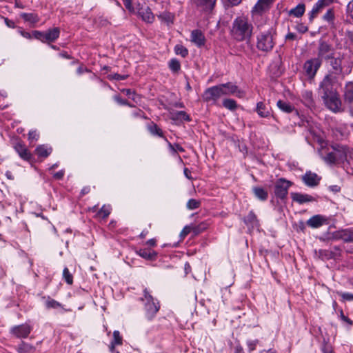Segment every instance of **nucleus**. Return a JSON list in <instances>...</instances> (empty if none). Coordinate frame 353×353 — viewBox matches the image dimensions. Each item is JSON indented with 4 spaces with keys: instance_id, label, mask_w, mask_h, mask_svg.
<instances>
[{
    "instance_id": "1",
    "label": "nucleus",
    "mask_w": 353,
    "mask_h": 353,
    "mask_svg": "<svg viewBox=\"0 0 353 353\" xmlns=\"http://www.w3.org/2000/svg\"><path fill=\"white\" fill-rule=\"evenodd\" d=\"M343 59L344 55L342 54L330 61V68L327 74L321 82V86H324L327 91L330 85L338 83L351 71L350 69L345 68V66L343 65Z\"/></svg>"
},
{
    "instance_id": "2",
    "label": "nucleus",
    "mask_w": 353,
    "mask_h": 353,
    "mask_svg": "<svg viewBox=\"0 0 353 353\" xmlns=\"http://www.w3.org/2000/svg\"><path fill=\"white\" fill-rule=\"evenodd\" d=\"M253 26L245 17L236 18L232 26L231 34L234 39L242 41L250 39Z\"/></svg>"
},
{
    "instance_id": "3",
    "label": "nucleus",
    "mask_w": 353,
    "mask_h": 353,
    "mask_svg": "<svg viewBox=\"0 0 353 353\" xmlns=\"http://www.w3.org/2000/svg\"><path fill=\"white\" fill-rule=\"evenodd\" d=\"M352 150L344 145H338L334 148L333 151L329 152L323 159L329 164H339L348 161L350 159H352Z\"/></svg>"
},
{
    "instance_id": "4",
    "label": "nucleus",
    "mask_w": 353,
    "mask_h": 353,
    "mask_svg": "<svg viewBox=\"0 0 353 353\" xmlns=\"http://www.w3.org/2000/svg\"><path fill=\"white\" fill-rule=\"evenodd\" d=\"M256 39V48L263 52H270L275 44L276 32L272 28L264 30L260 28Z\"/></svg>"
},
{
    "instance_id": "5",
    "label": "nucleus",
    "mask_w": 353,
    "mask_h": 353,
    "mask_svg": "<svg viewBox=\"0 0 353 353\" xmlns=\"http://www.w3.org/2000/svg\"><path fill=\"white\" fill-rule=\"evenodd\" d=\"M332 87L333 85H330L327 91L325 87L320 84L319 90L323 93L322 98L325 105L332 112H337L341 110V101L339 95L333 92Z\"/></svg>"
},
{
    "instance_id": "6",
    "label": "nucleus",
    "mask_w": 353,
    "mask_h": 353,
    "mask_svg": "<svg viewBox=\"0 0 353 353\" xmlns=\"http://www.w3.org/2000/svg\"><path fill=\"white\" fill-rule=\"evenodd\" d=\"M222 96L223 91L218 85L206 89L202 94V99L205 102L214 105Z\"/></svg>"
},
{
    "instance_id": "7",
    "label": "nucleus",
    "mask_w": 353,
    "mask_h": 353,
    "mask_svg": "<svg viewBox=\"0 0 353 353\" xmlns=\"http://www.w3.org/2000/svg\"><path fill=\"white\" fill-rule=\"evenodd\" d=\"M321 61L332 60L335 58L334 57V49L332 46L325 41H320L318 46V57Z\"/></svg>"
},
{
    "instance_id": "8",
    "label": "nucleus",
    "mask_w": 353,
    "mask_h": 353,
    "mask_svg": "<svg viewBox=\"0 0 353 353\" xmlns=\"http://www.w3.org/2000/svg\"><path fill=\"white\" fill-rule=\"evenodd\" d=\"M141 300L145 302V307L148 317L152 319L159 310L158 303L154 302L153 297L149 294L146 290H144V297L142 298Z\"/></svg>"
},
{
    "instance_id": "9",
    "label": "nucleus",
    "mask_w": 353,
    "mask_h": 353,
    "mask_svg": "<svg viewBox=\"0 0 353 353\" xmlns=\"http://www.w3.org/2000/svg\"><path fill=\"white\" fill-rule=\"evenodd\" d=\"M322 64L319 58H313L306 61L303 65L305 74L310 79L313 78Z\"/></svg>"
},
{
    "instance_id": "10",
    "label": "nucleus",
    "mask_w": 353,
    "mask_h": 353,
    "mask_svg": "<svg viewBox=\"0 0 353 353\" xmlns=\"http://www.w3.org/2000/svg\"><path fill=\"white\" fill-rule=\"evenodd\" d=\"M290 185H291L290 181H287L284 179H279L275 183V187H274L275 195L281 199H285L288 194V189L290 187Z\"/></svg>"
},
{
    "instance_id": "11",
    "label": "nucleus",
    "mask_w": 353,
    "mask_h": 353,
    "mask_svg": "<svg viewBox=\"0 0 353 353\" xmlns=\"http://www.w3.org/2000/svg\"><path fill=\"white\" fill-rule=\"evenodd\" d=\"M220 88L223 91V96L224 95H235L237 97L242 98L244 97L245 93L243 91L238 88V87L229 82L227 83L220 84Z\"/></svg>"
},
{
    "instance_id": "12",
    "label": "nucleus",
    "mask_w": 353,
    "mask_h": 353,
    "mask_svg": "<svg viewBox=\"0 0 353 353\" xmlns=\"http://www.w3.org/2000/svg\"><path fill=\"white\" fill-rule=\"evenodd\" d=\"M32 330V326L26 323L12 327L10 330V332L17 338H26L28 336Z\"/></svg>"
},
{
    "instance_id": "13",
    "label": "nucleus",
    "mask_w": 353,
    "mask_h": 353,
    "mask_svg": "<svg viewBox=\"0 0 353 353\" xmlns=\"http://www.w3.org/2000/svg\"><path fill=\"white\" fill-rule=\"evenodd\" d=\"M332 0H319L313 6L310 13V20L312 21L322 10L328 6Z\"/></svg>"
},
{
    "instance_id": "14",
    "label": "nucleus",
    "mask_w": 353,
    "mask_h": 353,
    "mask_svg": "<svg viewBox=\"0 0 353 353\" xmlns=\"http://www.w3.org/2000/svg\"><path fill=\"white\" fill-rule=\"evenodd\" d=\"M274 0H258L256 5L252 8V13L261 14L263 12L268 10L272 4Z\"/></svg>"
},
{
    "instance_id": "15",
    "label": "nucleus",
    "mask_w": 353,
    "mask_h": 353,
    "mask_svg": "<svg viewBox=\"0 0 353 353\" xmlns=\"http://www.w3.org/2000/svg\"><path fill=\"white\" fill-rule=\"evenodd\" d=\"M138 14L147 23H151L154 19V14L151 12L150 8L147 6L140 8L138 10Z\"/></svg>"
},
{
    "instance_id": "16",
    "label": "nucleus",
    "mask_w": 353,
    "mask_h": 353,
    "mask_svg": "<svg viewBox=\"0 0 353 353\" xmlns=\"http://www.w3.org/2000/svg\"><path fill=\"white\" fill-rule=\"evenodd\" d=\"M326 223L325 217L321 215H315L307 220V225L312 228H318Z\"/></svg>"
},
{
    "instance_id": "17",
    "label": "nucleus",
    "mask_w": 353,
    "mask_h": 353,
    "mask_svg": "<svg viewBox=\"0 0 353 353\" xmlns=\"http://www.w3.org/2000/svg\"><path fill=\"white\" fill-rule=\"evenodd\" d=\"M191 41L197 46L201 47L204 46L205 38L201 30H194L191 32Z\"/></svg>"
},
{
    "instance_id": "18",
    "label": "nucleus",
    "mask_w": 353,
    "mask_h": 353,
    "mask_svg": "<svg viewBox=\"0 0 353 353\" xmlns=\"http://www.w3.org/2000/svg\"><path fill=\"white\" fill-rule=\"evenodd\" d=\"M303 181L307 185L312 187L319 184L320 177H319L318 175L315 173L308 172L303 176Z\"/></svg>"
},
{
    "instance_id": "19",
    "label": "nucleus",
    "mask_w": 353,
    "mask_h": 353,
    "mask_svg": "<svg viewBox=\"0 0 353 353\" xmlns=\"http://www.w3.org/2000/svg\"><path fill=\"white\" fill-rule=\"evenodd\" d=\"M291 197L292 200L299 204H303L307 202H311L314 201L313 196L306 194H301L298 192L291 193Z\"/></svg>"
},
{
    "instance_id": "20",
    "label": "nucleus",
    "mask_w": 353,
    "mask_h": 353,
    "mask_svg": "<svg viewBox=\"0 0 353 353\" xmlns=\"http://www.w3.org/2000/svg\"><path fill=\"white\" fill-rule=\"evenodd\" d=\"M14 149L21 159L26 161H29L31 159V154L27 148L21 143H17L14 146Z\"/></svg>"
},
{
    "instance_id": "21",
    "label": "nucleus",
    "mask_w": 353,
    "mask_h": 353,
    "mask_svg": "<svg viewBox=\"0 0 353 353\" xmlns=\"http://www.w3.org/2000/svg\"><path fill=\"white\" fill-rule=\"evenodd\" d=\"M59 34L60 30L59 28H54L46 31L44 36L45 42L54 41L59 37Z\"/></svg>"
},
{
    "instance_id": "22",
    "label": "nucleus",
    "mask_w": 353,
    "mask_h": 353,
    "mask_svg": "<svg viewBox=\"0 0 353 353\" xmlns=\"http://www.w3.org/2000/svg\"><path fill=\"white\" fill-rule=\"evenodd\" d=\"M197 6L202 7L206 10H212L215 5L216 0H192Z\"/></svg>"
},
{
    "instance_id": "23",
    "label": "nucleus",
    "mask_w": 353,
    "mask_h": 353,
    "mask_svg": "<svg viewBox=\"0 0 353 353\" xmlns=\"http://www.w3.org/2000/svg\"><path fill=\"white\" fill-rule=\"evenodd\" d=\"M339 237L345 242H353V228L342 230L339 232Z\"/></svg>"
},
{
    "instance_id": "24",
    "label": "nucleus",
    "mask_w": 353,
    "mask_h": 353,
    "mask_svg": "<svg viewBox=\"0 0 353 353\" xmlns=\"http://www.w3.org/2000/svg\"><path fill=\"white\" fill-rule=\"evenodd\" d=\"M253 193L254 196L261 201H265L268 197V192L263 188L254 187Z\"/></svg>"
},
{
    "instance_id": "25",
    "label": "nucleus",
    "mask_w": 353,
    "mask_h": 353,
    "mask_svg": "<svg viewBox=\"0 0 353 353\" xmlns=\"http://www.w3.org/2000/svg\"><path fill=\"white\" fill-rule=\"evenodd\" d=\"M323 19L329 23L331 27H334L335 12L333 8H329L323 16Z\"/></svg>"
},
{
    "instance_id": "26",
    "label": "nucleus",
    "mask_w": 353,
    "mask_h": 353,
    "mask_svg": "<svg viewBox=\"0 0 353 353\" xmlns=\"http://www.w3.org/2000/svg\"><path fill=\"white\" fill-rule=\"evenodd\" d=\"M171 119L174 121H190V116L184 111H176L171 113Z\"/></svg>"
},
{
    "instance_id": "27",
    "label": "nucleus",
    "mask_w": 353,
    "mask_h": 353,
    "mask_svg": "<svg viewBox=\"0 0 353 353\" xmlns=\"http://www.w3.org/2000/svg\"><path fill=\"white\" fill-rule=\"evenodd\" d=\"M256 112L261 117H268L270 114L269 108L262 102L257 103Z\"/></svg>"
},
{
    "instance_id": "28",
    "label": "nucleus",
    "mask_w": 353,
    "mask_h": 353,
    "mask_svg": "<svg viewBox=\"0 0 353 353\" xmlns=\"http://www.w3.org/2000/svg\"><path fill=\"white\" fill-rule=\"evenodd\" d=\"M35 152L39 157L46 158L51 153L52 148L50 147L48 148L46 145H39L36 148Z\"/></svg>"
},
{
    "instance_id": "29",
    "label": "nucleus",
    "mask_w": 353,
    "mask_h": 353,
    "mask_svg": "<svg viewBox=\"0 0 353 353\" xmlns=\"http://www.w3.org/2000/svg\"><path fill=\"white\" fill-rule=\"evenodd\" d=\"M35 350L34 346L25 342H22L17 348L19 353H34Z\"/></svg>"
},
{
    "instance_id": "30",
    "label": "nucleus",
    "mask_w": 353,
    "mask_h": 353,
    "mask_svg": "<svg viewBox=\"0 0 353 353\" xmlns=\"http://www.w3.org/2000/svg\"><path fill=\"white\" fill-rule=\"evenodd\" d=\"M277 106L281 110L286 113H290L294 109L290 103L282 100L278 101Z\"/></svg>"
},
{
    "instance_id": "31",
    "label": "nucleus",
    "mask_w": 353,
    "mask_h": 353,
    "mask_svg": "<svg viewBox=\"0 0 353 353\" xmlns=\"http://www.w3.org/2000/svg\"><path fill=\"white\" fill-rule=\"evenodd\" d=\"M20 16L26 21H28L32 24H34L39 21L38 15L34 13H21Z\"/></svg>"
},
{
    "instance_id": "32",
    "label": "nucleus",
    "mask_w": 353,
    "mask_h": 353,
    "mask_svg": "<svg viewBox=\"0 0 353 353\" xmlns=\"http://www.w3.org/2000/svg\"><path fill=\"white\" fill-rule=\"evenodd\" d=\"M305 12V5L299 4L294 8L291 9L289 12L290 15H293L296 17H301Z\"/></svg>"
},
{
    "instance_id": "33",
    "label": "nucleus",
    "mask_w": 353,
    "mask_h": 353,
    "mask_svg": "<svg viewBox=\"0 0 353 353\" xmlns=\"http://www.w3.org/2000/svg\"><path fill=\"white\" fill-rule=\"evenodd\" d=\"M138 254L140 256H141L144 259H152L157 255L155 252L151 251L150 250H146V249H141L138 252Z\"/></svg>"
},
{
    "instance_id": "34",
    "label": "nucleus",
    "mask_w": 353,
    "mask_h": 353,
    "mask_svg": "<svg viewBox=\"0 0 353 353\" xmlns=\"http://www.w3.org/2000/svg\"><path fill=\"white\" fill-rule=\"evenodd\" d=\"M122 344V338L120 336V333L119 331L116 330L113 332V341L111 343L110 350L113 352L114 349L115 345H121Z\"/></svg>"
},
{
    "instance_id": "35",
    "label": "nucleus",
    "mask_w": 353,
    "mask_h": 353,
    "mask_svg": "<svg viewBox=\"0 0 353 353\" xmlns=\"http://www.w3.org/2000/svg\"><path fill=\"white\" fill-rule=\"evenodd\" d=\"M303 98L307 106L312 107L314 105L312 92L311 91H305L303 94Z\"/></svg>"
},
{
    "instance_id": "36",
    "label": "nucleus",
    "mask_w": 353,
    "mask_h": 353,
    "mask_svg": "<svg viewBox=\"0 0 353 353\" xmlns=\"http://www.w3.org/2000/svg\"><path fill=\"white\" fill-rule=\"evenodd\" d=\"M223 105L225 108H227L230 110H232V111L235 110L237 108V104H236V101L231 99H224L223 101Z\"/></svg>"
},
{
    "instance_id": "37",
    "label": "nucleus",
    "mask_w": 353,
    "mask_h": 353,
    "mask_svg": "<svg viewBox=\"0 0 353 353\" xmlns=\"http://www.w3.org/2000/svg\"><path fill=\"white\" fill-rule=\"evenodd\" d=\"M158 17L163 21L167 23L168 24L172 23L173 22L174 16L170 12H164L159 14Z\"/></svg>"
},
{
    "instance_id": "38",
    "label": "nucleus",
    "mask_w": 353,
    "mask_h": 353,
    "mask_svg": "<svg viewBox=\"0 0 353 353\" xmlns=\"http://www.w3.org/2000/svg\"><path fill=\"white\" fill-rule=\"evenodd\" d=\"M345 103L353 101V89L352 86L347 87L344 94Z\"/></svg>"
},
{
    "instance_id": "39",
    "label": "nucleus",
    "mask_w": 353,
    "mask_h": 353,
    "mask_svg": "<svg viewBox=\"0 0 353 353\" xmlns=\"http://www.w3.org/2000/svg\"><path fill=\"white\" fill-rule=\"evenodd\" d=\"M192 232L194 233V234H199V233L202 232L208 228V224L205 222H202L199 223L197 225L192 226Z\"/></svg>"
},
{
    "instance_id": "40",
    "label": "nucleus",
    "mask_w": 353,
    "mask_h": 353,
    "mask_svg": "<svg viewBox=\"0 0 353 353\" xmlns=\"http://www.w3.org/2000/svg\"><path fill=\"white\" fill-rule=\"evenodd\" d=\"M174 51L176 54H179L182 57H185L188 54V50L181 45H176L174 48Z\"/></svg>"
},
{
    "instance_id": "41",
    "label": "nucleus",
    "mask_w": 353,
    "mask_h": 353,
    "mask_svg": "<svg viewBox=\"0 0 353 353\" xmlns=\"http://www.w3.org/2000/svg\"><path fill=\"white\" fill-rule=\"evenodd\" d=\"M111 212V208L110 205H103L101 210L99 211L98 214L103 217L106 218Z\"/></svg>"
},
{
    "instance_id": "42",
    "label": "nucleus",
    "mask_w": 353,
    "mask_h": 353,
    "mask_svg": "<svg viewBox=\"0 0 353 353\" xmlns=\"http://www.w3.org/2000/svg\"><path fill=\"white\" fill-rule=\"evenodd\" d=\"M200 205H201L200 201H198V200H196L194 199H190L187 203V208L189 210L197 209L200 207Z\"/></svg>"
},
{
    "instance_id": "43",
    "label": "nucleus",
    "mask_w": 353,
    "mask_h": 353,
    "mask_svg": "<svg viewBox=\"0 0 353 353\" xmlns=\"http://www.w3.org/2000/svg\"><path fill=\"white\" fill-rule=\"evenodd\" d=\"M169 67L172 71L177 72L180 70L181 65L179 61L175 59H172L169 63Z\"/></svg>"
},
{
    "instance_id": "44",
    "label": "nucleus",
    "mask_w": 353,
    "mask_h": 353,
    "mask_svg": "<svg viewBox=\"0 0 353 353\" xmlns=\"http://www.w3.org/2000/svg\"><path fill=\"white\" fill-rule=\"evenodd\" d=\"M63 276L64 279L65 280V281L67 282V283H68L70 285L72 283V282H73L72 275L70 273L69 270L67 268H64V270L63 271Z\"/></svg>"
},
{
    "instance_id": "45",
    "label": "nucleus",
    "mask_w": 353,
    "mask_h": 353,
    "mask_svg": "<svg viewBox=\"0 0 353 353\" xmlns=\"http://www.w3.org/2000/svg\"><path fill=\"white\" fill-rule=\"evenodd\" d=\"M149 130L152 134L163 137L162 130L157 125L153 124L152 125L150 126Z\"/></svg>"
},
{
    "instance_id": "46",
    "label": "nucleus",
    "mask_w": 353,
    "mask_h": 353,
    "mask_svg": "<svg viewBox=\"0 0 353 353\" xmlns=\"http://www.w3.org/2000/svg\"><path fill=\"white\" fill-rule=\"evenodd\" d=\"M46 305L48 308H57L61 306V304L54 299H49L46 301Z\"/></svg>"
},
{
    "instance_id": "47",
    "label": "nucleus",
    "mask_w": 353,
    "mask_h": 353,
    "mask_svg": "<svg viewBox=\"0 0 353 353\" xmlns=\"http://www.w3.org/2000/svg\"><path fill=\"white\" fill-rule=\"evenodd\" d=\"M259 340H250L247 341V345L250 352L254 351L256 349Z\"/></svg>"
},
{
    "instance_id": "48",
    "label": "nucleus",
    "mask_w": 353,
    "mask_h": 353,
    "mask_svg": "<svg viewBox=\"0 0 353 353\" xmlns=\"http://www.w3.org/2000/svg\"><path fill=\"white\" fill-rule=\"evenodd\" d=\"M339 295L343 299L344 301H353V294L349 292H339Z\"/></svg>"
},
{
    "instance_id": "49",
    "label": "nucleus",
    "mask_w": 353,
    "mask_h": 353,
    "mask_svg": "<svg viewBox=\"0 0 353 353\" xmlns=\"http://www.w3.org/2000/svg\"><path fill=\"white\" fill-rule=\"evenodd\" d=\"M192 231V227L190 225H186L185 227H184V228L182 230V231L180 233L181 238L184 239Z\"/></svg>"
},
{
    "instance_id": "50",
    "label": "nucleus",
    "mask_w": 353,
    "mask_h": 353,
    "mask_svg": "<svg viewBox=\"0 0 353 353\" xmlns=\"http://www.w3.org/2000/svg\"><path fill=\"white\" fill-rule=\"evenodd\" d=\"M33 35L36 39L40 40L42 42H45V39H44L45 32H40V31L35 30L33 32Z\"/></svg>"
},
{
    "instance_id": "51",
    "label": "nucleus",
    "mask_w": 353,
    "mask_h": 353,
    "mask_svg": "<svg viewBox=\"0 0 353 353\" xmlns=\"http://www.w3.org/2000/svg\"><path fill=\"white\" fill-rule=\"evenodd\" d=\"M126 9H128L130 12H134V8L132 4V0H122Z\"/></svg>"
},
{
    "instance_id": "52",
    "label": "nucleus",
    "mask_w": 353,
    "mask_h": 353,
    "mask_svg": "<svg viewBox=\"0 0 353 353\" xmlns=\"http://www.w3.org/2000/svg\"><path fill=\"white\" fill-rule=\"evenodd\" d=\"M347 13L352 19H353V0L350 1L347 6Z\"/></svg>"
},
{
    "instance_id": "53",
    "label": "nucleus",
    "mask_w": 353,
    "mask_h": 353,
    "mask_svg": "<svg viewBox=\"0 0 353 353\" xmlns=\"http://www.w3.org/2000/svg\"><path fill=\"white\" fill-rule=\"evenodd\" d=\"M0 17L4 20L5 23L6 24V26L8 28H15V24H14V22L13 21H11V20L8 19V18L4 17L1 16V15H0Z\"/></svg>"
},
{
    "instance_id": "54",
    "label": "nucleus",
    "mask_w": 353,
    "mask_h": 353,
    "mask_svg": "<svg viewBox=\"0 0 353 353\" xmlns=\"http://www.w3.org/2000/svg\"><path fill=\"white\" fill-rule=\"evenodd\" d=\"M256 220L255 214L251 212L245 218V222L254 223Z\"/></svg>"
},
{
    "instance_id": "55",
    "label": "nucleus",
    "mask_w": 353,
    "mask_h": 353,
    "mask_svg": "<svg viewBox=\"0 0 353 353\" xmlns=\"http://www.w3.org/2000/svg\"><path fill=\"white\" fill-rule=\"evenodd\" d=\"M169 146H170V148L172 150H173L174 152H176V151L183 152L184 151L183 148L178 144L175 145V146H173L171 143H169Z\"/></svg>"
},
{
    "instance_id": "56",
    "label": "nucleus",
    "mask_w": 353,
    "mask_h": 353,
    "mask_svg": "<svg viewBox=\"0 0 353 353\" xmlns=\"http://www.w3.org/2000/svg\"><path fill=\"white\" fill-rule=\"evenodd\" d=\"M39 134L34 130L30 131L28 134V138L30 140H37Z\"/></svg>"
},
{
    "instance_id": "57",
    "label": "nucleus",
    "mask_w": 353,
    "mask_h": 353,
    "mask_svg": "<svg viewBox=\"0 0 353 353\" xmlns=\"http://www.w3.org/2000/svg\"><path fill=\"white\" fill-rule=\"evenodd\" d=\"M63 175H64V171L63 170H60L57 172H55L54 174V177L56 179H61L63 177Z\"/></svg>"
},
{
    "instance_id": "58",
    "label": "nucleus",
    "mask_w": 353,
    "mask_h": 353,
    "mask_svg": "<svg viewBox=\"0 0 353 353\" xmlns=\"http://www.w3.org/2000/svg\"><path fill=\"white\" fill-rule=\"evenodd\" d=\"M128 75H121L119 74H114L112 75V78L116 80H124L127 79Z\"/></svg>"
},
{
    "instance_id": "59",
    "label": "nucleus",
    "mask_w": 353,
    "mask_h": 353,
    "mask_svg": "<svg viewBox=\"0 0 353 353\" xmlns=\"http://www.w3.org/2000/svg\"><path fill=\"white\" fill-rule=\"evenodd\" d=\"M115 100L117 102L121 105H128V103L126 100L121 99L119 97H115Z\"/></svg>"
},
{
    "instance_id": "60",
    "label": "nucleus",
    "mask_w": 353,
    "mask_h": 353,
    "mask_svg": "<svg viewBox=\"0 0 353 353\" xmlns=\"http://www.w3.org/2000/svg\"><path fill=\"white\" fill-rule=\"evenodd\" d=\"M347 108L349 110V112H350L351 115L353 116V101L348 102L347 103H345Z\"/></svg>"
},
{
    "instance_id": "61",
    "label": "nucleus",
    "mask_w": 353,
    "mask_h": 353,
    "mask_svg": "<svg viewBox=\"0 0 353 353\" xmlns=\"http://www.w3.org/2000/svg\"><path fill=\"white\" fill-rule=\"evenodd\" d=\"M183 172H184V174L186 178H188V179H190V180L192 179V178L191 176V172L189 170L188 168H185L183 170Z\"/></svg>"
},
{
    "instance_id": "62",
    "label": "nucleus",
    "mask_w": 353,
    "mask_h": 353,
    "mask_svg": "<svg viewBox=\"0 0 353 353\" xmlns=\"http://www.w3.org/2000/svg\"><path fill=\"white\" fill-rule=\"evenodd\" d=\"M285 38H286V39L294 40L296 38V34L294 33H292V32H289L286 35Z\"/></svg>"
},
{
    "instance_id": "63",
    "label": "nucleus",
    "mask_w": 353,
    "mask_h": 353,
    "mask_svg": "<svg viewBox=\"0 0 353 353\" xmlns=\"http://www.w3.org/2000/svg\"><path fill=\"white\" fill-rule=\"evenodd\" d=\"M123 92L125 93L127 96H128L129 97H131V95L134 94V92H132L131 90L130 89H124L123 90Z\"/></svg>"
},
{
    "instance_id": "64",
    "label": "nucleus",
    "mask_w": 353,
    "mask_h": 353,
    "mask_svg": "<svg viewBox=\"0 0 353 353\" xmlns=\"http://www.w3.org/2000/svg\"><path fill=\"white\" fill-rule=\"evenodd\" d=\"M347 38L350 43L353 45V32H347Z\"/></svg>"
}]
</instances>
